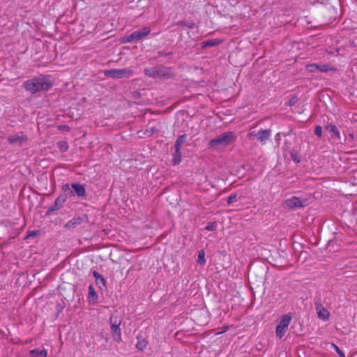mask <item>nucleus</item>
Instances as JSON below:
<instances>
[{
  "label": "nucleus",
  "instance_id": "f257e3e1",
  "mask_svg": "<svg viewBox=\"0 0 357 357\" xmlns=\"http://www.w3.org/2000/svg\"><path fill=\"white\" fill-rule=\"evenodd\" d=\"M25 89L34 94L42 91H48L52 86V83L44 77H34L24 83Z\"/></svg>",
  "mask_w": 357,
  "mask_h": 357
},
{
  "label": "nucleus",
  "instance_id": "f03ea898",
  "mask_svg": "<svg viewBox=\"0 0 357 357\" xmlns=\"http://www.w3.org/2000/svg\"><path fill=\"white\" fill-rule=\"evenodd\" d=\"M236 139V136L233 132H225L218 136L216 138L210 140L208 142V148L213 150H218L230 145L234 142Z\"/></svg>",
  "mask_w": 357,
  "mask_h": 357
},
{
  "label": "nucleus",
  "instance_id": "7ed1b4c3",
  "mask_svg": "<svg viewBox=\"0 0 357 357\" xmlns=\"http://www.w3.org/2000/svg\"><path fill=\"white\" fill-rule=\"evenodd\" d=\"M151 32L149 27H144L141 30L135 31L130 35L123 37L121 39L122 43H130L134 40H141L147 36Z\"/></svg>",
  "mask_w": 357,
  "mask_h": 357
},
{
  "label": "nucleus",
  "instance_id": "20e7f679",
  "mask_svg": "<svg viewBox=\"0 0 357 357\" xmlns=\"http://www.w3.org/2000/svg\"><path fill=\"white\" fill-rule=\"evenodd\" d=\"M104 75L107 77L121 79L131 77L133 75V73L132 70L129 68L111 69L105 70L104 72Z\"/></svg>",
  "mask_w": 357,
  "mask_h": 357
},
{
  "label": "nucleus",
  "instance_id": "39448f33",
  "mask_svg": "<svg viewBox=\"0 0 357 357\" xmlns=\"http://www.w3.org/2000/svg\"><path fill=\"white\" fill-rule=\"evenodd\" d=\"M291 319L292 317L290 314H284L281 317L280 323L277 326L275 330L276 336L280 339L286 333Z\"/></svg>",
  "mask_w": 357,
  "mask_h": 357
},
{
  "label": "nucleus",
  "instance_id": "423d86ee",
  "mask_svg": "<svg viewBox=\"0 0 357 357\" xmlns=\"http://www.w3.org/2000/svg\"><path fill=\"white\" fill-rule=\"evenodd\" d=\"M306 70L310 73H315L319 71L321 73H328L329 71H335L336 68L331 66L329 63L326 64H317V63H310L305 66Z\"/></svg>",
  "mask_w": 357,
  "mask_h": 357
},
{
  "label": "nucleus",
  "instance_id": "0eeeda50",
  "mask_svg": "<svg viewBox=\"0 0 357 357\" xmlns=\"http://www.w3.org/2000/svg\"><path fill=\"white\" fill-rule=\"evenodd\" d=\"M109 321L113 339L114 341L119 342L121 340V331L119 328L121 321H117L116 319L114 320L113 316L110 317Z\"/></svg>",
  "mask_w": 357,
  "mask_h": 357
},
{
  "label": "nucleus",
  "instance_id": "6e6552de",
  "mask_svg": "<svg viewBox=\"0 0 357 357\" xmlns=\"http://www.w3.org/2000/svg\"><path fill=\"white\" fill-rule=\"evenodd\" d=\"M28 140V137L22 132L11 135L8 137L9 144H17L22 145Z\"/></svg>",
  "mask_w": 357,
  "mask_h": 357
},
{
  "label": "nucleus",
  "instance_id": "1a4fd4ad",
  "mask_svg": "<svg viewBox=\"0 0 357 357\" xmlns=\"http://www.w3.org/2000/svg\"><path fill=\"white\" fill-rule=\"evenodd\" d=\"M271 135V130L270 129H261L257 132V139L261 144H265L269 139Z\"/></svg>",
  "mask_w": 357,
  "mask_h": 357
},
{
  "label": "nucleus",
  "instance_id": "9d476101",
  "mask_svg": "<svg viewBox=\"0 0 357 357\" xmlns=\"http://www.w3.org/2000/svg\"><path fill=\"white\" fill-rule=\"evenodd\" d=\"M287 206L289 208H298L303 206V204L300 199L296 197H292L285 201Z\"/></svg>",
  "mask_w": 357,
  "mask_h": 357
},
{
  "label": "nucleus",
  "instance_id": "9b49d317",
  "mask_svg": "<svg viewBox=\"0 0 357 357\" xmlns=\"http://www.w3.org/2000/svg\"><path fill=\"white\" fill-rule=\"evenodd\" d=\"M318 317L323 321H328L330 317L329 312L321 305L316 306Z\"/></svg>",
  "mask_w": 357,
  "mask_h": 357
},
{
  "label": "nucleus",
  "instance_id": "f8f14e48",
  "mask_svg": "<svg viewBox=\"0 0 357 357\" xmlns=\"http://www.w3.org/2000/svg\"><path fill=\"white\" fill-rule=\"evenodd\" d=\"M83 220L81 217H75L70 220L65 225V227L66 228H75L77 226L79 225L82 222Z\"/></svg>",
  "mask_w": 357,
  "mask_h": 357
},
{
  "label": "nucleus",
  "instance_id": "ddd939ff",
  "mask_svg": "<svg viewBox=\"0 0 357 357\" xmlns=\"http://www.w3.org/2000/svg\"><path fill=\"white\" fill-rule=\"evenodd\" d=\"M137 342L136 344V347L139 350H141V351L144 350L148 344L147 340L144 337H143V336L140 334L137 335Z\"/></svg>",
  "mask_w": 357,
  "mask_h": 357
},
{
  "label": "nucleus",
  "instance_id": "4468645a",
  "mask_svg": "<svg viewBox=\"0 0 357 357\" xmlns=\"http://www.w3.org/2000/svg\"><path fill=\"white\" fill-rule=\"evenodd\" d=\"M72 188L78 196L84 197L86 195V190L83 185L75 183L72 184Z\"/></svg>",
  "mask_w": 357,
  "mask_h": 357
},
{
  "label": "nucleus",
  "instance_id": "2eb2a0df",
  "mask_svg": "<svg viewBox=\"0 0 357 357\" xmlns=\"http://www.w3.org/2000/svg\"><path fill=\"white\" fill-rule=\"evenodd\" d=\"M144 73L146 75L153 78L160 75V70L157 68H146L144 70Z\"/></svg>",
  "mask_w": 357,
  "mask_h": 357
},
{
  "label": "nucleus",
  "instance_id": "dca6fc26",
  "mask_svg": "<svg viewBox=\"0 0 357 357\" xmlns=\"http://www.w3.org/2000/svg\"><path fill=\"white\" fill-rule=\"evenodd\" d=\"M181 157H182V153L181 151V149H175V152L173 154V157H172V164L174 165H176L179 164L181 161Z\"/></svg>",
  "mask_w": 357,
  "mask_h": 357
},
{
  "label": "nucleus",
  "instance_id": "f3484780",
  "mask_svg": "<svg viewBox=\"0 0 357 357\" xmlns=\"http://www.w3.org/2000/svg\"><path fill=\"white\" fill-rule=\"evenodd\" d=\"M29 354L34 357H47V351L45 349L42 350L32 349L29 351Z\"/></svg>",
  "mask_w": 357,
  "mask_h": 357
},
{
  "label": "nucleus",
  "instance_id": "a211bd4d",
  "mask_svg": "<svg viewBox=\"0 0 357 357\" xmlns=\"http://www.w3.org/2000/svg\"><path fill=\"white\" fill-rule=\"evenodd\" d=\"M88 299L89 301L93 302L96 301L98 299V296L96 294L94 287L92 285H89V287Z\"/></svg>",
  "mask_w": 357,
  "mask_h": 357
},
{
  "label": "nucleus",
  "instance_id": "6ab92c4d",
  "mask_svg": "<svg viewBox=\"0 0 357 357\" xmlns=\"http://www.w3.org/2000/svg\"><path fill=\"white\" fill-rule=\"evenodd\" d=\"M325 129L329 132H333L337 137V139L340 138V133L337 128L335 125L329 124L328 126H326Z\"/></svg>",
  "mask_w": 357,
  "mask_h": 357
},
{
  "label": "nucleus",
  "instance_id": "aec40b11",
  "mask_svg": "<svg viewBox=\"0 0 357 357\" xmlns=\"http://www.w3.org/2000/svg\"><path fill=\"white\" fill-rule=\"evenodd\" d=\"M186 139H187V135L184 134V135H180L177 138V139L175 142V144H174L175 149H181L182 144L185 142Z\"/></svg>",
  "mask_w": 357,
  "mask_h": 357
},
{
  "label": "nucleus",
  "instance_id": "412c9836",
  "mask_svg": "<svg viewBox=\"0 0 357 357\" xmlns=\"http://www.w3.org/2000/svg\"><path fill=\"white\" fill-rule=\"evenodd\" d=\"M65 202V199L62 197H59L56 199L54 204L51 207L52 211L58 210L60 207H61L62 204Z\"/></svg>",
  "mask_w": 357,
  "mask_h": 357
},
{
  "label": "nucleus",
  "instance_id": "4be33fe9",
  "mask_svg": "<svg viewBox=\"0 0 357 357\" xmlns=\"http://www.w3.org/2000/svg\"><path fill=\"white\" fill-rule=\"evenodd\" d=\"M221 40L219 39H213V40H208L203 43V47H213L218 45L221 43Z\"/></svg>",
  "mask_w": 357,
  "mask_h": 357
},
{
  "label": "nucleus",
  "instance_id": "5701e85b",
  "mask_svg": "<svg viewBox=\"0 0 357 357\" xmlns=\"http://www.w3.org/2000/svg\"><path fill=\"white\" fill-rule=\"evenodd\" d=\"M197 262L200 265H204L206 263V259L205 258V252L204 250H201L198 252V257Z\"/></svg>",
  "mask_w": 357,
  "mask_h": 357
},
{
  "label": "nucleus",
  "instance_id": "b1692460",
  "mask_svg": "<svg viewBox=\"0 0 357 357\" xmlns=\"http://www.w3.org/2000/svg\"><path fill=\"white\" fill-rule=\"evenodd\" d=\"M58 146L61 152H66L68 149V145L67 142L64 141H60L58 142Z\"/></svg>",
  "mask_w": 357,
  "mask_h": 357
},
{
  "label": "nucleus",
  "instance_id": "393cba45",
  "mask_svg": "<svg viewBox=\"0 0 357 357\" xmlns=\"http://www.w3.org/2000/svg\"><path fill=\"white\" fill-rule=\"evenodd\" d=\"M96 284L99 287V288L105 287V280L103 278V277H101L98 280H96Z\"/></svg>",
  "mask_w": 357,
  "mask_h": 357
},
{
  "label": "nucleus",
  "instance_id": "a878e982",
  "mask_svg": "<svg viewBox=\"0 0 357 357\" xmlns=\"http://www.w3.org/2000/svg\"><path fill=\"white\" fill-rule=\"evenodd\" d=\"M314 133L318 137H321L322 135V128L320 126H317L314 129Z\"/></svg>",
  "mask_w": 357,
  "mask_h": 357
},
{
  "label": "nucleus",
  "instance_id": "bb28decb",
  "mask_svg": "<svg viewBox=\"0 0 357 357\" xmlns=\"http://www.w3.org/2000/svg\"><path fill=\"white\" fill-rule=\"evenodd\" d=\"M332 347L336 351V352L341 356V357H345L344 354L339 349V347L335 344H332Z\"/></svg>",
  "mask_w": 357,
  "mask_h": 357
},
{
  "label": "nucleus",
  "instance_id": "cd10ccee",
  "mask_svg": "<svg viewBox=\"0 0 357 357\" xmlns=\"http://www.w3.org/2000/svg\"><path fill=\"white\" fill-rule=\"evenodd\" d=\"M248 137L249 139L252 140L255 139V137L257 138V132H249L248 133Z\"/></svg>",
  "mask_w": 357,
  "mask_h": 357
},
{
  "label": "nucleus",
  "instance_id": "c85d7f7f",
  "mask_svg": "<svg viewBox=\"0 0 357 357\" xmlns=\"http://www.w3.org/2000/svg\"><path fill=\"white\" fill-rule=\"evenodd\" d=\"M236 200V195H231L229 197H228L227 198V202L229 204H231L233 203L234 202H235Z\"/></svg>",
  "mask_w": 357,
  "mask_h": 357
},
{
  "label": "nucleus",
  "instance_id": "c756f323",
  "mask_svg": "<svg viewBox=\"0 0 357 357\" xmlns=\"http://www.w3.org/2000/svg\"><path fill=\"white\" fill-rule=\"evenodd\" d=\"M38 233H39V231H38V230L29 231L28 234H27V237L36 236L38 234Z\"/></svg>",
  "mask_w": 357,
  "mask_h": 357
},
{
  "label": "nucleus",
  "instance_id": "7c9ffc66",
  "mask_svg": "<svg viewBox=\"0 0 357 357\" xmlns=\"http://www.w3.org/2000/svg\"><path fill=\"white\" fill-rule=\"evenodd\" d=\"M93 275L94 276V278L96 279V280H98L100 278L102 277L101 275H100L99 273H98L97 271H93Z\"/></svg>",
  "mask_w": 357,
  "mask_h": 357
},
{
  "label": "nucleus",
  "instance_id": "2f4dec72",
  "mask_svg": "<svg viewBox=\"0 0 357 357\" xmlns=\"http://www.w3.org/2000/svg\"><path fill=\"white\" fill-rule=\"evenodd\" d=\"M206 230H208V231H212L214 229V225L212 224V225H208L206 227Z\"/></svg>",
  "mask_w": 357,
  "mask_h": 357
},
{
  "label": "nucleus",
  "instance_id": "473e14b6",
  "mask_svg": "<svg viewBox=\"0 0 357 357\" xmlns=\"http://www.w3.org/2000/svg\"><path fill=\"white\" fill-rule=\"evenodd\" d=\"M63 128H65V130H70V128L68 126H64Z\"/></svg>",
  "mask_w": 357,
  "mask_h": 357
},
{
  "label": "nucleus",
  "instance_id": "72a5a7b5",
  "mask_svg": "<svg viewBox=\"0 0 357 357\" xmlns=\"http://www.w3.org/2000/svg\"><path fill=\"white\" fill-rule=\"evenodd\" d=\"M294 100H291L289 101V104H290V105H293V104H294Z\"/></svg>",
  "mask_w": 357,
  "mask_h": 357
},
{
  "label": "nucleus",
  "instance_id": "f704fd0d",
  "mask_svg": "<svg viewBox=\"0 0 357 357\" xmlns=\"http://www.w3.org/2000/svg\"><path fill=\"white\" fill-rule=\"evenodd\" d=\"M65 187L69 189V185L68 184H66Z\"/></svg>",
  "mask_w": 357,
  "mask_h": 357
},
{
  "label": "nucleus",
  "instance_id": "c9c22d12",
  "mask_svg": "<svg viewBox=\"0 0 357 357\" xmlns=\"http://www.w3.org/2000/svg\"><path fill=\"white\" fill-rule=\"evenodd\" d=\"M188 27L192 28V25H189Z\"/></svg>",
  "mask_w": 357,
  "mask_h": 357
}]
</instances>
